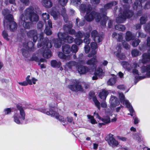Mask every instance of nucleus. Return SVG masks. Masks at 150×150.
I'll return each instance as SVG.
<instances>
[{"label": "nucleus", "mask_w": 150, "mask_h": 150, "mask_svg": "<svg viewBox=\"0 0 150 150\" xmlns=\"http://www.w3.org/2000/svg\"><path fill=\"white\" fill-rule=\"evenodd\" d=\"M121 64L123 68L126 69L128 71L132 72L134 74L137 75L135 78L134 82L136 84L139 80L142 79L146 77L150 78V64L147 65L146 66H143L141 67V71L142 73H146V75L143 76H139L138 71L137 69L139 66L136 62L132 63L130 64L127 62L123 61Z\"/></svg>", "instance_id": "obj_1"}, {"label": "nucleus", "mask_w": 150, "mask_h": 150, "mask_svg": "<svg viewBox=\"0 0 150 150\" xmlns=\"http://www.w3.org/2000/svg\"><path fill=\"white\" fill-rule=\"evenodd\" d=\"M44 33H41L40 35V40L39 41L37 45L38 47H42L41 49L43 51L42 52V56L43 57L46 58H50L51 56V51L48 48L52 47L51 43L48 40V38H43Z\"/></svg>", "instance_id": "obj_2"}, {"label": "nucleus", "mask_w": 150, "mask_h": 150, "mask_svg": "<svg viewBox=\"0 0 150 150\" xmlns=\"http://www.w3.org/2000/svg\"><path fill=\"white\" fill-rule=\"evenodd\" d=\"M34 11V8L30 6L26 8L20 16L21 22L23 24V27L25 29H28L30 27V23L28 22V18H29Z\"/></svg>", "instance_id": "obj_3"}, {"label": "nucleus", "mask_w": 150, "mask_h": 150, "mask_svg": "<svg viewBox=\"0 0 150 150\" xmlns=\"http://www.w3.org/2000/svg\"><path fill=\"white\" fill-rule=\"evenodd\" d=\"M5 10H4L3 13L4 16L5 20L4 21V24L5 27L7 29H9L11 31H15L17 28V25L14 21L13 16L11 14L6 15L4 13Z\"/></svg>", "instance_id": "obj_4"}, {"label": "nucleus", "mask_w": 150, "mask_h": 150, "mask_svg": "<svg viewBox=\"0 0 150 150\" xmlns=\"http://www.w3.org/2000/svg\"><path fill=\"white\" fill-rule=\"evenodd\" d=\"M129 5H127L126 7L124 5V9L122 13L121 11V8L120 9V13L118 15V17L116 18V20L117 23H123L126 20V18L132 16L133 13L132 11L129 10Z\"/></svg>", "instance_id": "obj_5"}, {"label": "nucleus", "mask_w": 150, "mask_h": 150, "mask_svg": "<svg viewBox=\"0 0 150 150\" xmlns=\"http://www.w3.org/2000/svg\"><path fill=\"white\" fill-rule=\"evenodd\" d=\"M22 45L21 46V51L23 55L25 57H28L29 56V54L27 50L30 51H33L35 50L33 47V44L31 41L28 40L23 41Z\"/></svg>", "instance_id": "obj_6"}, {"label": "nucleus", "mask_w": 150, "mask_h": 150, "mask_svg": "<svg viewBox=\"0 0 150 150\" xmlns=\"http://www.w3.org/2000/svg\"><path fill=\"white\" fill-rule=\"evenodd\" d=\"M117 3L115 1L110 2L105 5L104 8L100 9V12L101 14L103 15V20L101 21L100 24L103 26L105 25L106 24V20H108V17L105 16L107 13L106 10L111 8L113 6L116 5Z\"/></svg>", "instance_id": "obj_7"}, {"label": "nucleus", "mask_w": 150, "mask_h": 150, "mask_svg": "<svg viewBox=\"0 0 150 150\" xmlns=\"http://www.w3.org/2000/svg\"><path fill=\"white\" fill-rule=\"evenodd\" d=\"M87 11L86 14L84 17L85 20L88 22H91L95 19L97 22L100 21L101 17L99 13L95 11Z\"/></svg>", "instance_id": "obj_8"}, {"label": "nucleus", "mask_w": 150, "mask_h": 150, "mask_svg": "<svg viewBox=\"0 0 150 150\" xmlns=\"http://www.w3.org/2000/svg\"><path fill=\"white\" fill-rule=\"evenodd\" d=\"M18 109L19 111L20 114L15 113L13 117L14 121L17 124H19L25 119V114L24 110L21 106H17Z\"/></svg>", "instance_id": "obj_9"}, {"label": "nucleus", "mask_w": 150, "mask_h": 150, "mask_svg": "<svg viewBox=\"0 0 150 150\" xmlns=\"http://www.w3.org/2000/svg\"><path fill=\"white\" fill-rule=\"evenodd\" d=\"M54 107H50L48 110L47 109L44 110L43 112L47 115L55 117L56 119L60 121L64 122V120L63 117L60 116L58 113L54 112Z\"/></svg>", "instance_id": "obj_10"}, {"label": "nucleus", "mask_w": 150, "mask_h": 150, "mask_svg": "<svg viewBox=\"0 0 150 150\" xmlns=\"http://www.w3.org/2000/svg\"><path fill=\"white\" fill-rule=\"evenodd\" d=\"M145 1V0H136L133 5V7L134 9L139 10L137 13V16H140L141 15L142 13V4L144 3Z\"/></svg>", "instance_id": "obj_11"}, {"label": "nucleus", "mask_w": 150, "mask_h": 150, "mask_svg": "<svg viewBox=\"0 0 150 150\" xmlns=\"http://www.w3.org/2000/svg\"><path fill=\"white\" fill-rule=\"evenodd\" d=\"M58 36L59 40L57 39H54V46L55 47L59 48L61 46L62 41L65 42L66 37L65 34L63 33H59L58 34Z\"/></svg>", "instance_id": "obj_12"}, {"label": "nucleus", "mask_w": 150, "mask_h": 150, "mask_svg": "<svg viewBox=\"0 0 150 150\" xmlns=\"http://www.w3.org/2000/svg\"><path fill=\"white\" fill-rule=\"evenodd\" d=\"M150 49H148V53H143L142 55V59L139 60V63L143 64L150 62Z\"/></svg>", "instance_id": "obj_13"}, {"label": "nucleus", "mask_w": 150, "mask_h": 150, "mask_svg": "<svg viewBox=\"0 0 150 150\" xmlns=\"http://www.w3.org/2000/svg\"><path fill=\"white\" fill-rule=\"evenodd\" d=\"M75 81V83L74 82L75 84L69 85V88L72 91H83V89L82 88V85L79 84L78 81L76 80Z\"/></svg>", "instance_id": "obj_14"}, {"label": "nucleus", "mask_w": 150, "mask_h": 150, "mask_svg": "<svg viewBox=\"0 0 150 150\" xmlns=\"http://www.w3.org/2000/svg\"><path fill=\"white\" fill-rule=\"evenodd\" d=\"M72 22H69L68 24H66L64 25V30L66 32L70 34H74L75 30L72 29Z\"/></svg>", "instance_id": "obj_15"}, {"label": "nucleus", "mask_w": 150, "mask_h": 150, "mask_svg": "<svg viewBox=\"0 0 150 150\" xmlns=\"http://www.w3.org/2000/svg\"><path fill=\"white\" fill-rule=\"evenodd\" d=\"M28 36L32 38L34 42H36L38 39L37 31L35 30H32L27 32Z\"/></svg>", "instance_id": "obj_16"}, {"label": "nucleus", "mask_w": 150, "mask_h": 150, "mask_svg": "<svg viewBox=\"0 0 150 150\" xmlns=\"http://www.w3.org/2000/svg\"><path fill=\"white\" fill-rule=\"evenodd\" d=\"M91 36L96 42H99L102 41V35L98 34L96 30H94L92 31Z\"/></svg>", "instance_id": "obj_17"}, {"label": "nucleus", "mask_w": 150, "mask_h": 150, "mask_svg": "<svg viewBox=\"0 0 150 150\" xmlns=\"http://www.w3.org/2000/svg\"><path fill=\"white\" fill-rule=\"evenodd\" d=\"M91 50L90 53L88 54V57H92L97 53V49L98 47L97 44L94 42H92L91 43Z\"/></svg>", "instance_id": "obj_18"}, {"label": "nucleus", "mask_w": 150, "mask_h": 150, "mask_svg": "<svg viewBox=\"0 0 150 150\" xmlns=\"http://www.w3.org/2000/svg\"><path fill=\"white\" fill-rule=\"evenodd\" d=\"M103 75V70L101 68H98L96 69L94 73V75L92 77L93 80H96L98 77H100Z\"/></svg>", "instance_id": "obj_19"}, {"label": "nucleus", "mask_w": 150, "mask_h": 150, "mask_svg": "<svg viewBox=\"0 0 150 150\" xmlns=\"http://www.w3.org/2000/svg\"><path fill=\"white\" fill-rule=\"evenodd\" d=\"M79 10L81 13H83L86 11H91L92 10V7L90 4L87 5L85 4H81L79 6Z\"/></svg>", "instance_id": "obj_20"}, {"label": "nucleus", "mask_w": 150, "mask_h": 150, "mask_svg": "<svg viewBox=\"0 0 150 150\" xmlns=\"http://www.w3.org/2000/svg\"><path fill=\"white\" fill-rule=\"evenodd\" d=\"M116 49L117 51L115 52V53L116 56L121 59H124L125 58V56L124 54L120 52V50L121 49V45L119 44L117 46Z\"/></svg>", "instance_id": "obj_21"}, {"label": "nucleus", "mask_w": 150, "mask_h": 150, "mask_svg": "<svg viewBox=\"0 0 150 150\" xmlns=\"http://www.w3.org/2000/svg\"><path fill=\"white\" fill-rule=\"evenodd\" d=\"M110 102V106L113 108L115 107L120 104V101L117 98L114 96H111Z\"/></svg>", "instance_id": "obj_22"}, {"label": "nucleus", "mask_w": 150, "mask_h": 150, "mask_svg": "<svg viewBox=\"0 0 150 150\" xmlns=\"http://www.w3.org/2000/svg\"><path fill=\"white\" fill-rule=\"evenodd\" d=\"M50 13L54 20L57 19L60 15L59 12L54 7H53L52 8L51 11H50Z\"/></svg>", "instance_id": "obj_23"}, {"label": "nucleus", "mask_w": 150, "mask_h": 150, "mask_svg": "<svg viewBox=\"0 0 150 150\" xmlns=\"http://www.w3.org/2000/svg\"><path fill=\"white\" fill-rule=\"evenodd\" d=\"M47 22L49 28L48 27L47 25H46L45 32L47 35H49L52 33V30L50 28H52V23L50 20H49Z\"/></svg>", "instance_id": "obj_24"}, {"label": "nucleus", "mask_w": 150, "mask_h": 150, "mask_svg": "<svg viewBox=\"0 0 150 150\" xmlns=\"http://www.w3.org/2000/svg\"><path fill=\"white\" fill-rule=\"evenodd\" d=\"M97 62L96 57L95 56L93 58L88 60L86 62V64L88 65L92 66L94 67H96V64Z\"/></svg>", "instance_id": "obj_25"}, {"label": "nucleus", "mask_w": 150, "mask_h": 150, "mask_svg": "<svg viewBox=\"0 0 150 150\" xmlns=\"http://www.w3.org/2000/svg\"><path fill=\"white\" fill-rule=\"evenodd\" d=\"M135 37L133 35L132 33L130 31H127L125 36V38L127 41H129L133 40L135 38Z\"/></svg>", "instance_id": "obj_26"}, {"label": "nucleus", "mask_w": 150, "mask_h": 150, "mask_svg": "<svg viewBox=\"0 0 150 150\" xmlns=\"http://www.w3.org/2000/svg\"><path fill=\"white\" fill-rule=\"evenodd\" d=\"M112 136V134L110 135L108 143L109 145L112 146V147H114L117 146L118 145V142L114 138L111 137Z\"/></svg>", "instance_id": "obj_27"}, {"label": "nucleus", "mask_w": 150, "mask_h": 150, "mask_svg": "<svg viewBox=\"0 0 150 150\" xmlns=\"http://www.w3.org/2000/svg\"><path fill=\"white\" fill-rule=\"evenodd\" d=\"M62 50L64 53L65 54L70 53L71 51L70 46L68 44H65L62 46Z\"/></svg>", "instance_id": "obj_28"}, {"label": "nucleus", "mask_w": 150, "mask_h": 150, "mask_svg": "<svg viewBox=\"0 0 150 150\" xmlns=\"http://www.w3.org/2000/svg\"><path fill=\"white\" fill-rule=\"evenodd\" d=\"M42 4L44 7L47 8H51L52 6V3L51 0H43Z\"/></svg>", "instance_id": "obj_29"}, {"label": "nucleus", "mask_w": 150, "mask_h": 150, "mask_svg": "<svg viewBox=\"0 0 150 150\" xmlns=\"http://www.w3.org/2000/svg\"><path fill=\"white\" fill-rule=\"evenodd\" d=\"M77 63L74 61H71L67 63L66 65V67H67L69 69H71L74 67L77 68Z\"/></svg>", "instance_id": "obj_30"}, {"label": "nucleus", "mask_w": 150, "mask_h": 150, "mask_svg": "<svg viewBox=\"0 0 150 150\" xmlns=\"http://www.w3.org/2000/svg\"><path fill=\"white\" fill-rule=\"evenodd\" d=\"M78 71L80 74H84L88 71V69L87 67L81 66L78 67Z\"/></svg>", "instance_id": "obj_31"}, {"label": "nucleus", "mask_w": 150, "mask_h": 150, "mask_svg": "<svg viewBox=\"0 0 150 150\" xmlns=\"http://www.w3.org/2000/svg\"><path fill=\"white\" fill-rule=\"evenodd\" d=\"M39 20L38 16L35 13H34L33 14L30 16L29 18H28V22L29 21H30L31 22H37Z\"/></svg>", "instance_id": "obj_32"}, {"label": "nucleus", "mask_w": 150, "mask_h": 150, "mask_svg": "<svg viewBox=\"0 0 150 150\" xmlns=\"http://www.w3.org/2000/svg\"><path fill=\"white\" fill-rule=\"evenodd\" d=\"M51 66L54 68H58L61 66V63L60 61L53 60L51 61Z\"/></svg>", "instance_id": "obj_33"}, {"label": "nucleus", "mask_w": 150, "mask_h": 150, "mask_svg": "<svg viewBox=\"0 0 150 150\" xmlns=\"http://www.w3.org/2000/svg\"><path fill=\"white\" fill-rule=\"evenodd\" d=\"M118 93L121 103L123 104H125L127 106V103H126V101H127L128 103H129V101L127 100H125V96L122 93L118 91Z\"/></svg>", "instance_id": "obj_34"}, {"label": "nucleus", "mask_w": 150, "mask_h": 150, "mask_svg": "<svg viewBox=\"0 0 150 150\" xmlns=\"http://www.w3.org/2000/svg\"><path fill=\"white\" fill-rule=\"evenodd\" d=\"M126 103H127L126 107L129 109L130 112V115L132 116H134L135 115V113L132 107L130 104V103H128L127 101H126Z\"/></svg>", "instance_id": "obj_35"}, {"label": "nucleus", "mask_w": 150, "mask_h": 150, "mask_svg": "<svg viewBox=\"0 0 150 150\" xmlns=\"http://www.w3.org/2000/svg\"><path fill=\"white\" fill-rule=\"evenodd\" d=\"M58 56L60 58L66 60H69L71 57V55H66L61 52H59L58 53Z\"/></svg>", "instance_id": "obj_36"}, {"label": "nucleus", "mask_w": 150, "mask_h": 150, "mask_svg": "<svg viewBox=\"0 0 150 150\" xmlns=\"http://www.w3.org/2000/svg\"><path fill=\"white\" fill-rule=\"evenodd\" d=\"M108 94V92L105 90H103L102 91L100 92L99 96L101 99H105Z\"/></svg>", "instance_id": "obj_37"}, {"label": "nucleus", "mask_w": 150, "mask_h": 150, "mask_svg": "<svg viewBox=\"0 0 150 150\" xmlns=\"http://www.w3.org/2000/svg\"><path fill=\"white\" fill-rule=\"evenodd\" d=\"M30 77V76H28L26 79V80L27 81L28 84L29 85H32L33 83V84H35V82L37 81V80L34 78H33L32 80L30 79H29Z\"/></svg>", "instance_id": "obj_38"}, {"label": "nucleus", "mask_w": 150, "mask_h": 150, "mask_svg": "<svg viewBox=\"0 0 150 150\" xmlns=\"http://www.w3.org/2000/svg\"><path fill=\"white\" fill-rule=\"evenodd\" d=\"M100 120L105 124H108L110 122V118L108 116H104L101 118Z\"/></svg>", "instance_id": "obj_39"}, {"label": "nucleus", "mask_w": 150, "mask_h": 150, "mask_svg": "<svg viewBox=\"0 0 150 150\" xmlns=\"http://www.w3.org/2000/svg\"><path fill=\"white\" fill-rule=\"evenodd\" d=\"M83 91H85L86 89H88L90 87V83L88 82H83L81 83Z\"/></svg>", "instance_id": "obj_40"}, {"label": "nucleus", "mask_w": 150, "mask_h": 150, "mask_svg": "<svg viewBox=\"0 0 150 150\" xmlns=\"http://www.w3.org/2000/svg\"><path fill=\"white\" fill-rule=\"evenodd\" d=\"M76 23L77 26L79 27L82 26L84 24V20L80 21L78 18H77L76 19Z\"/></svg>", "instance_id": "obj_41"}, {"label": "nucleus", "mask_w": 150, "mask_h": 150, "mask_svg": "<svg viewBox=\"0 0 150 150\" xmlns=\"http://www.w3.org/2000/svg\"><path fill=\"white\" fill-rule=\"evenodd\" d=\"M115 29L119 31H123L125 29V27L122 25H116L115 27Z\"/></svg>", "instance_id": "obj_42"}, {"label": "nucleus", "mask_w": 150, "mask_h": 150, "mask_svg": "<svg viewBox=\"0 0 150 150\" xmlns=\"http://www.w3.org/2000/svg\"><path fill=\"white\" fill-rule=\"evenodd\" d=\"M93 100L94 102V104L98 108L99 110L100 109V102L97 100L96 98L95 97H94L93 98Z\"/></svg>", "instance_id": "obj_43"}, {"label": "nucleus", "mask_w": 150, "mask_h": 150, "mask_svg": "<svg viewBox=\"0 0 150 150\" xmlns=\"http://www.w3.org/2000/svg\"><path fill=\"white\" fill-rule=\"evenodd\" d=\"M132 54L133 57H136L141 54V53L137 50L134 49L132 50Z\"/></svg>", "instance_id": "obj_44"}, {"label": "nucleus", "mask_w": 150, "mask_h": 150, "mask_svg": "<svg viewBox=\"0 0 150 150\" xmlns=\"http://www.w3.org/2000/svg\"><path fill=\"white\" fill-rule=\"evenodd\" d=\"M74 40V38L71 36L67 35L66 36L65 42H67L69 43H72Z\"/></svg>", "instance_id": "obj_45"}, {"label": "nucleus", "mask_w": 150, "mask_h": 150, "mask_svg": "<svg viewBox=\"0 0 150 150\" xmlns=\"http://www.w3.org/2000/svg\"><path fill=\"white\" fill-rule=\"evenodd\" d=\"M145 30L150 34V22H148L144 26Z\"/></svg>", "instance_id": "obj_46"}, {"label": "nucleus", "mask_w": 150, "mask_h": 150, "mask_svg": "<svg viewBox=\"0 0 150 150\" xmlns=\"http://www.w3.org/2000/svg\"><path fill=\"white\" fill-rule=\"evenodd\" d=\"M115 80L116 79L114 78H111L108 81V84L110 86L113 85L115 83Z\"/></svg>", "instance_id": "obj_47"}, {"label": "nucleus", "mask_w": 150, "mask_h": 150, "mask_svg": "<svg viewBox=\"0 0 150 150\" xmlns=\"http://www.w3.org/2000/svg\"><path fill=\"white\" fill-rule=\"evenodd\" d=\"M74 35H75V36L76 37L81 38L83 37L84 35V33L83 32L79 31L76 33H75Z\"/></svg>", "instance_id": "obj_48"}, {"label": "nucleus", "mask_w": 150, "mask_h": 150, "mask_svg": "<svg viewBox=\"0 0 150 150\" xmlns=\"http://www.w3.org/2000/svg\"><path fill=\"white\" fill-rule=\"evenodd\" d=\"M87 116L88 117V118L90 120V122L91 124H94L96 123H97L96 121L94 118V117L93 116L90 115H87Z\"/></svg>", "instance_id": "obj_49"}, {"label": "nucleus", "mask_w": 150, "mask_h": 150, "mask_svg": "<svg viewBox=\"0 0 150 150\" xmlns=\"http://www.w3.org/2000/svg\"><path fill=\"white\" fill-rule=\"evenodd\" d=\"M71 51L73 53H76L78 50V47L75 45H73L71 47Z\"/></svg>", "instance_id": "obj_50"}, {"label": "nucleus", "mask_w": 150, "mask_h": 150, "mask_svg": "<svg viewBox=\"0 0 150 150\" xmlns=\"http://www.w3.org/2000/svg\"><path fill=\"white\" fill-rule=\"evenodd\" d=\"M42 16L43 20L45 22H46V21L48 20L50 18V16L49 14L46 13H42Z\"/></svg>", "instance_id": "obj_51"}, {"label": "nucleus", "mask_w": 150, "mask_h": 150, "mask_svg": "<svg viewBox=\"0 0 150 150\" xmlns=\"http://www.w3.org/2000/svg\"><path fill=\"white\" fill-rule=\"evenodd\" d=\"M140 42V40L138 39H136L132 42V45L133 47H135L139 44Z\"/></svg>", "instance_id": "obj_52"}, {"label": "nucleus", "mask_w": 150, "mask_h": 150, "mask_svg": "<svg viewBox=\"0 0 150 150\" xmlns=\"http://www.w3.org/2000/svg\"><path fill=\"white\" fill-rule=\"evenodd\" d=\"M59 3L62 6L66 5L68 1V0H58Z\"/></svg>", "instance_id": "obj_53"}, {"label": "nucleus", "mask_w": 150, "mask_h": 150, "mask_svg": "<svg viewBox=\"0 0 150 150\" xmlns=\"http://www.w3.org/2000/svg\"><path fill=\"white\" fill-rule=\"evenodd\" d=\"M2 35L4 39L7 41L9 40V39L8 38V34L6 30H4L3 31Z\"/></svg>", "instance_id": "obj_54"}, {"label": "nucleus", "mask_w": 150, "mask_h": 150, "mask_svg": "<svg viewBox=\"0 0 150 150\" xmlns=\"http://www.w3.org/2000/svg\"><path fill=\"white\" fill-rule=\"evenodd\" d=\"M81 0H71V3L73 5L77 6L81 3Z\"/></svg>", "instance_id": "obj_55"}, {"label": "nucleus", "mask_w": 150, "mask_h": 150, "mask_svg": "<svg viewBox=\"0 0 150 150\" xmlns=\"http://www.w3.org/2000/svg\"><path fill=\"white\" fill-rule=\"evenodd\" d=\"M122 43L124 47L126 49L128 50L130 48V45L127 44L126 41L124 40H122Z\"/></svg>", "instance_id": "obj_56"}, {"label": "nucleus", "mask_w": 150, "mask_h": 150, "mask_svg": "<svg viewBox=\"0 0 150 150\" xmlns=\"http://www.w3.org/2000/svg\"><path fill=\"white\" fill-rule=\"evenodd\" d=\"M147 20L146 16H143L140 19L141 24H143L145 23Z\"/></svg>", "instance_id": "obj_57"}, {"label": "nucleus", "mask_w": 150, "mask_h": 150, "mask_svg": "<svg viewBox=\"0 0 150 150\" xmlns=\"http://www.w3.org/2000/svg\"><path fill=\"white\" fill-rule=\"evenodd\" d=\"M133 138L137 140L139 142H140L141 141L140 137L137 134H134L133 136Z\"/></svg>", "instance_id": "obj_58"}, {"label": "nucleus", "mask_w": 150, "mask_h": 150, "mask_svg": "<svg viewBox=\"0 0 150 150\" xmlns=\"http://www.w3.org/2000/svg\"><path fill=\"white\" fill-rule=\"evenodd\" d=\"M74 42L77 45H79L83 42V40L80 39L76 38L74 40Z\"/></svg>", "instance_id": "obj_59"}, {"label": "nucleus", "mask_w": 150, "mask_h": 150, "mask_svg": "<svg viewBox=\"0 0 150 150\" xmlns=\"http://www.w3.org/2000/svg\"><path fill=\"white\" fill-rule=\"evenodd\" d=\"M138 34V37H140L141 38H144L146 36V35L144 34L143 33L141 32L140 31H138L137 33H137Z\"/></svg>", "instance_id": "obj_60"}, {"label": "nucleus", "mask_w": 150, "mask_h": 150, "mask_svg": "<svg viewBox=\"0 0 150 150\" xmlns=\"http://www.w3.org/2000/svg\"><path fill=\"white\" fill-rule=\"evenodd\" d=\"M116 39L118 41L121 42L122 39V34H118L117 36L116 37Z\"/></svg>", "instance_id": "obj_61"}, {"label": "nucleus", "mask_w": 150, "mask_h": 150, "mask_svg": "<svg viewBox=\"0 0 150 150\" xmlns=\"http://www.w3.org/2000/svg\"><path fill=\"white\" fill-rule=\"evenodd\" d=\"M11 110L10 108H7L5 109L4 111V112L5 115H6L9 114L11 112Z\"/></svg>", "instance_id": "obj_62"}, {"label": "nucleus", "mask_w": 150, "mask_h": 150, "mask_svg": "<svg viewBox=\"0 0 150 150\" xmlns=\"http://www.w3.org/2000/svg\"><path fill=\"white\" fill-rule=\"evenodd\" d=\"M37 25V28L38 29H40L43 26L44 24L41 21H39Z\"/></svg>", "instance_id": "obj_63"}, {"label": "nucleus", "mask_w": 150, "mask_h": 150, "mask_svg": "<svg viewBox=\"0 0 150 150\" xmlns=\"http://www.w3.org/2000/svg\"><path fill=\"white\" fill-rule=\"evenodd\" d=\"M62 16L63 17L64 21L65 22V23H67V24H68L69 22H70V21H68V18L67 15H65L64 16L63 14H62Z\"/></svg>", "instance_id": "obj_64"}]
</instances>
